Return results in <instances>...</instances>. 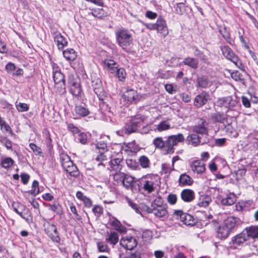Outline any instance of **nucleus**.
Here are the masks:
<instances>
[{
  "mask_svg": "<svg viewBox=\"0 0 258 258\" xmlns=\"http://www.w3.org/2000/svg\"><path fill=\"white\" fill-rule=\"evenodd\" d=\"M134 180L133 177L126 174L121 184L127 189H131L133 192H138L140 190V186L138 183L134 182Z\"/></svg>",
  "mask_w": 258,
  "mask_h": 258,
  "instance_id": "obj_6",
  "label": "nucleus"
},
{
  "mask_svg": "<svg viewBox=\"0 0 258 258\" xmlns=\"http://www.w3.org/2000/svg\"><path fill=\"white\" fill-rule=\"evenodd\" d=\"M153 144L156 148L162 149L163 150L164 141L162 137H157L153 140Z\"/></svg>",
  "mask_w": 258,
  "mask_h": 258,
  "instance_id": "obj_44",
  "label": "nucleus"
},
{
  "mask_svg": "<svg viewBox=\"0 0 258 258\" xmlns=\"http://www.w3.org/2000/svg\"><path fill=\"white\" fill-rule=\"evenodd\" d=\"M207 125L208 123H207L205 120L201 119L199 124L193 127L192 131L194 132L197 134H200L203 137H206L207 138L208 133L207 128Z\"/></svg>",
  "mask_w": 258,
  "mask_h": 258,
  "instance_id": "obj_10",
  "label": "nucleus"
},
{
  "mask_svg": "<svg viewBox=\"0 0 258 258\" xmlns=\"http://www.w3.org/2000/svg\"><path fill=\"white\" fill-rule=\"evenodd\" d=\"M211 118L215 122L224 123L227 120V115L219 112L214 113L211 116Z\"/></svg>",
  "mask_w": 258,
  "mask_h": 258,
  "instance_id": "obj_24",
  "label": "nucleus"
},
{
  "mask_svg": "<svg viewBox=\"0 0 258 258\" xmlns=\"http://www.w3.org/2000/svg\"><path fill=\"white\" fill-rule=\"evenodd\" d=\"M54 89L59 94H64L66 91L65 81L54 83Z\"/></svg>",
  "mask_w": 258,
  "mask_h": 258,
  "instance_id": "obj_32",
  "label": "nucleus"
},
{
  "mask_svg": "<svg viewBox=\"0 0 258 258\" xmlns=\"http://www.w3.org/2000/svg\"><path fill=\"white\" fill-rule=\"evenodd\" d=\"M188 140L189 144L194 147L198 146L199 145H203L207 143V138L206 137H201L197 134H191L188 137Z\"/></svg>",
  "mask_w": 258,
  "mask_h": 258,
  "instance_id": "obj_13",
  "label": "nucleus"
},
{
  "mask_svg": "<svg viewBox=\"0 0 258 258\" xmlns=\"http://www.w3.org/2000/svg\"><path fill=\"white\" fill-rule=\"evenodd\" d=\"M209 99V94L203 92L196 96L194 104L196 107L200 108L205 105Z\"/></svg>",
  "mask_w": 258,
  "mask_h": 258,
  "instance_id": "obj_11",
  "label": "nucleus"
},
{
  "mask_svg": "<svg viewBox=\"0 0 258 258\" xmlns=\"http://www.w3.org/2000/svg\"><path fill=\"white\" fill-rule=\"evenodd\" d=\"M184 140V138L182 134H178L176 135H171L169 136L167 140L164 141L163 152L165 154H172L174 152L175 146H176L179 142H182Z\"/></svg>",
  "mask_w": 258,
  "mask_h": 258,
  "instance_id": "obj_1",
  "label": "nucleus"
},
{
  "mask_svg": "<svg viewBox=\"0 0 258 258\" xmlns=\"http://www.w3.org/2000/svg\"><path fill=\"white\" fill-rule=\"evenodd\" d=\"M174 214L175 215L179 216L180 220L185 225L193 226L196 223V220L192 216L184 213L181 210L175 211Z\"/></svg>",
  "mask_w": 258,
  "mask_h": 258,
  "instance_id": "obj_8",
  "label": "nucleus"
},
{
  "mask_svg": "<svg viewBox=\"0 0 258 258\" xmlns=\"http://www.w3.org/2000/svg\"><path fill=\"white\" fill-rule=\"evenodd\" d=\"M68 86L70 92L74 96H79L81 95L82 89L80 85L79 79L77 77L69 76Z\"/></svg>",
  "mask_w": 258,
  "mask_h": 258,
  "instance_id": "obj_5",
  "label": "nucleus"
},
{
  "mask_svg": "<svg viewBox=\"0 0 258 258\" xmlns=\"http://www.w3.org/2000/svg\"><path fill=\"white\" fill-rule=\"evenodd\" d=\"M111 225L114 227L115 229L120 232L124 231V227L121 225L120 222L116 219L111 222Z\"/></svg>",
  "mask_w": 258,
  "mask_h": 258,
  "instance_id": "obj_47",
  "label": "nucleus"
},
{
  "mask_svg": "<svg viewBox=\"0 0 258 258\" xmlns=\"http://www.w3.org/2000/svg\"><path fill=\"white\" fill-rule=\"evenodd\" d=\"M227 97H223L222 98L219 99L217 101V105L220 107H227Z\"/></svg>",
  "mask_w": 258,
  "mask_h": 258,
  "instance_id": "obj_55",
  "label": "nucleus"
},
{
  "mask_svg": "<svg viewBox=\"0 0 258 258\" xmlns=\"http://www.w3.org/2000/svg\"><path fill=\"white\" fill-rule=\"evenodd\" d=\"M183 63L192 69H197L198 67L199 61L197 59L188 57L184 59Z\"/></svg>",
  "mask_w": 258,
  "mask_h": 258,
  "instance_id": "obj_23",
  "label": "nucleus"
},
{
  "mask_svg": "<svg viewBox=\"0 0 258 258\" xmlns=\"http://www.w3.org/2000/svg\"><path fill=\"white\" fill-rule=\"evenodd\" d=\"M236 219L233 217H229L224 221L223 225L231 231L236 225Z\"/></svg>",
  "mask_w": 258,
  "mask_h": 258,
  "instance_id": "obj_26",
  "label": "nucleus"
},
{
  "mask_svg": "<svg viewBox=\"0 0 258 258\" xmlns=\"http://www.w3.org/2000/svg\"><path fill=\"white\" fill-rule=\"evenodd\" d=\"M68 128L69 131L73 134H77L79 133V130L78 128L72 123L68 124Z\"/></svg>",
  "mask_w": 258,
  "mask_h": 258,
  "instance_id": "obj_63",
  "label": "nucleus"
},
{
  "mask_svg": "<svg viewBox=\"0 0 258 258\" xmlns=\"http://www.w3.org/2000/svg\"><path fill=\"white\" fill-rule=\"evenodd\" d=\"M78 140L82 144H85L87 141V135L84 133H81L78 137Z\"/></svg>",
  "mask_w": 258,
  "mask_h": 258,
  "instance_id": "obj_62",
  "label": "nucleus"
},
{
  "mask_svg": "<svg viewBox=\"0 0 258 258\" xmlns=\"http://www.w3.org/2000/svg\"><path fill=\"white\" fill-rule=\"evenodd\" d=\"M39 183L37 180L33 181L32 185V189L30 191L31 194L35 196L39 193Z\"/></svg>",
  "mask_w": 258,
  "mask_h": 258,
  "instance_id": "obj_49",
  "label": "nucleus"
},
{
  "mask_svg": "<svg viewBox=\"0 0 258 258\" xmlns=\"http://www.w3.org/2000/svg\"><path fill=\"white\" fill-rule=\"evenodd\" d=\"M153 214L159 218L167 216L168 214L167 206L163 204L162 199L158 198L156 199L152 203Z\"/></svg>",
  "mask_w": 258,
  "mask_h": 258,
  "instance_id": "obj_3",
  "label": "nucleus"
},
{
  "mask_svg": "<svg viewBox=\"0 0 258 258\" xmlns=\"http://www.w3.org/2000/svg\"><path fill=\"white\" fill-rule=\"evenodd\" d=\"M54 41L56 43L57 47L59 49H62L68 44L67 40L61 35L60 33L56 34L54 37Z\"/></svg>",
  "mask_w": 258,
  "mask_h": 258,
  "instance_id": "obj_21",
  "label": "nucleus"
},
{
  "mask_svg": "<svg viewBox=\"0 0 258 258\" xmlns=\"http://www.w3.org/2000/svg\"><path fill=\"white\" fill-rule=\"evenodd\" d=\"M138 244L137 240L133 237H125L120 240V245L127 250H132L135 248Z\"/></svg>",
  "mask_w": 258,
  "mask_h": 258,
  "instance_id": "obj_7",
  "label": "nucleus"
},
{
  "mask_svg": "<svg viewBox=\"0 0 258 258\" xmlns=\"http://www.w3.org/2000/svg\"><path fill=\"white\" fill-rule=\"evenodd\" d=\"M198 86L202 88H206L209 86V82L205 76H202L198 79Z\"/></svg>",
  "mask_w": 258,
  "mask_h": 258,
  "instance_id": "obj_41",
  "label": "nucleus"
},
{
  "mask_svg": "<svg viewBox=\"0 0 258 258\" xmlns=\"http://www.w3.org/2000/svg\"><path fill=\"white\" fill-rule=\"evenodd\" d=\"M92 211L95 214L100 215L103 213V209L100 206H96L93 208Z\"/></svg>",
  "mask_w": 258,
  "mask_h": 258,
  "instance_id": "obj_64",
  "label": "nucleus"
},
{
  "mask_svg": "<svg viewBox=\"0 0 258 258\" xmlns=\"http://www.w3.org/2000/svg\"><path fill=\"white\" fill-rule=\"evenodd\" d=\"M29 146L36 155H40L42 152L41 148L34 143H30Z\"/></svg>",
  "mask_w": 258,
  "mask_h": 258,
  "instance_id": "obj_54",
  "label": "nucleus"
},
{
  "mask_svg": "<svg viewBox=\"0 0 258 258\" xmlns=\"http://www.w3.org/2000/svg\"><path fill=\"white\" fill-rule=\"evenodd\" d=\"M144 25L149 30H156L163 36H165L168 34V29L165 21L162 18H159L154 24L145 23Z\"/></svg>",
  "mask_w": 258,
  "mask_h": 258,
  "instance_id": "obj_4",
  "label": "nucleus"
},
{
  "mask_svg": "<svg viewBox=\"0 0 258 258\" xmlns=\"http://www.w3.org/2000/svg\"><path fill=\"white\" fill-rule=\"evenodd\" d=\"M53 80L54 83L64 82V76L60 71H56L53 72Z\"/></svg>",
  "mask_w": 258,
  "mask_h": 258,
  "instance_id": "obj_40",
  "label": "nucleus"
},
{
  "mask_svg": "<svg viewBox=\"0 0 258 258\" xmlns=\"http://www.w3.org/2000/svg\"><path fill=\"white\" fill-rule=\"evenodd\" d=\"M45 231L53 241H57L59 239L58 233L56 227L52 224H47Z\"/></svg>",
  "mask_w": 258,
  "mask_h": 258,
  "instance_id": "obj_12",
  "label": "nucleus"
},
{
  "mask_svg": "<svg viewBox=\"0 0 258 258\" xmlns=\"http://www.w3.org/2000/svg\"><path fill=\"white\" fill-rule=\"evenodd\" d=\"M92 83L93 89L103 88L101 81L98 79L93 80Z\"/></svg>",
  "mask_w": 258,
  "mask_h": 258,
  "instance_id": "obj_58",
  "label": "nucleus"
},
{
  "mask_svg": "<svg viewBox=\"0 0 258 258\" xmlns=\"http://www.w3.org/2000/svg\"><path fill=\"white\" fill-rule=\"evenodd\" d=\"M116 76L119 81H123L125 78L126 73L122 68H120L116 71Z\"/></svg>",
  "mask_w": 258,
  "mask_h": 258,
  "instance_id": "obj_50",
  "label": "nucleus"
},
{
  "mask_svg": "<svg viewBox=\"0 0 258 258\" xmlns=\"http://www.w3.org/2000/svg\"><path fill=\"white\" fill-rule=\"evenodd\" d=\"M65 171L71 176L77 177L79 175V171L77 166L73 164Z\"/></svg>",
  "mask_w": 258,
  "mask_h": 258,
  "instance_id": "obj_37",
  "label": "nucleus"
},
{
  "mask_svg": "<svg viewBox=\"0 0 258 258\" xmlns=\"http://www.w3.org/2000/svg\"><path fill=\"white\" fill-rule=\"evenodd\" d=\"M60 160L61 165L64 170L74 164L73 161L71 160L70 156L65 154L60 155Z\"/></svg>",
  "mask_w": 258,
  "mask_h": 258,
  "instance_id": "obj_18",
  "label": "nucleus"
},
{
  "mask_svg": "<svg viewBox=\"0 0 258 258\" xmlns=\"http://www.w3.org/2000/svg\"><path fill=\"white\" fill-rule=\"evenodd\" d=\"M192 182V180L189 176L186 174H182L180 175L179 179V184L182 185H190Z\"/></svg>",
  "mask_w": 258,
  "mask_h": 258,
  "instance_id": "obj_30",
  "label": "nucleus"
},
{
  "mask_svg": "<svg viewBox=\"0 0 258 258\" xmlns=\"http://www.w3.org/2000/svg\"><path fill=\"white\" fill-rule=\"evenodd\" d=\"M14 160L10 157H7L1 160V165L5 168L10 167L14 164Z\"/></svg>",
  "mask_w": 258,
  "mask_h": 258,
  "instance_id": "obj_45",
  "label": "nucleus"
},
{
  "mask_svg": "<svg viewBox=\"0 0 258 258\" xmlns=\"http://www.w3.org/2000/svg\"><path fill=\"white\" fill-rule=\"evenodd\" d=\"M181 198L185 202H190L194 199L195 192L191 189H184L181 192Z\"/></svg>",
  "mask_w": 258,
  "mask_h": 258,
  "instance_id": "obj_17",
  "label": "nucleus"
},
{
  "mask_svg": "<svg viewBox=\"0 0 258 258\" xmlns=\"http://www.w3.org/2000/svg\"><path fill=\"white\" fill-rule=\"evenodd\" d=\"M16 108L20 112H25L29 110L28 105L24 103L19 102V103L16 104Z\"/></svg>",
  "mask_w": 258,
  "mask_h": 258,
  "instance_id": "obj_52",
  "label": "nucleus"
},
{
  "mask_svg": "<svg viewBox=\"0 0 258 258\" xmlns=\"http://www.w3.org/2000/svg\"><path fill=\"white\" fill-rule=\"evenodd\" d=\"M126 200L127 201V203L128 205L136 211L137 213H141V212L140 211L139 209H138V205L133 202L131 199H128V198H126Z\"/></svg>",
  "mask_w": 258,
  "mask_h": 258,
  "instance_id": "obj_60",
  "label": "nucleus"
},
{
  "mask_svg": "<svg viewBox=\"0 0 258 258\" xmlns=\"http://www.w3.org/2000/svg\"><path fill=\"white\" fill-rule=\"evenodd\" d=\"M123 258H141V252L136 251L135 252H128Z\"/></svg>",
  "mask_w": 258,
  "mask_h": 258,
  "instance_id": "obj_53",
  "label": "nucleus"
},
{
  "mask_svg": "<svg viewBox=\"0 0 258 258\" xmlns=\"http://www.w3.org/2000/svg\"><path fill=\"white\" fill-rule=\"evenodd\" d=\"M124 98L131 102L136 103L139 101L141 96L133 89L127 90L124 94Z\"/></svg>",
  "mask_w": 258,
  "mask_h": 258,
  "instance_id": "obj_16",
  "label": "nucleus"
},
{
  "mask_svg": "<svg viewBox=\"0 0 258 258\" xmlns=\"http://www.w3.org/2000/svg\"><path fill=\"white\" fill-rule=\"evenodd\" d=\"M98 249L100 252H108L109 248L108 246L106 244H103L101 242H98L97 243Z\"/></svg>",
  "mask_w": 258,
  "mask_h": 258,
  "instance_id": "obj_59",
  "label": "nucleus"
},
{
  "mask_svg": "<svg viewBox=\"0 0 258 258\" xmlns=\"http://www.w3.org/2000/svg\"><path fill=\"white\" fill-rule=\"evenodd\" d=\"M245 231L247 233V237H249L252 238L258 237V227L252 226L245 228Z\"/></svg>",
  "mask_w": 258,
  "mask_h": 258,
  "instance_id": "obj_22",
  "label": "nucleus"
},
{
  "mask_svg": "<svg viewBox=\"0 0 258 258\" xmlns=\"http://www.w3.org/2000/svg\"><path fill=\"white\" fill-rule=\"evenodd\" d=\"M154 183L151 180H146L144 184L143 188L147 191L149 194L153 191L155 189Z\"/></svg>",
  "mask_w": 258,
  "mask_h": 258,
  "instance_id": "obj_38",
  "label": "nucleus"
},
{
  "mask_svg": "<svg viewBox=\"0 0 258 258\" xmlns=\"http://www.w3.org/2000/svg\"><path fill=\"white\" fill-rule=\"evenodd\" d=\"M12 207L14 210L22 218H25L23 215V211L25 210V206L19 202H13Z\"/></svg>",
  "mask_w": 258,
  "mask_h": 258,
  "instance_id": "obj_28",
  "label": "nucleus"
},
{
  "mask_svg": "<svg viewBox=\"0 0 258 258\" xmlns=\"http://www.w3.org/2000/svg\"><path fill=\"white\" fill-rule=\"evenodd\" d=\"M93 90L99 100L103 101L105 99L106 95L103 88H99V89H95Z\"/></svg>",
  "mask_w": 258,
  "mask_h": 258,
  "instance_id": "obj_42",
  "label": "nucleus"
},
{
  "mask_svg": "<svg viewBox=\"0 0 258 258\" xmlns=\"http://www.w3.org/2000/svg\"><path fill=\"white\" fill-rule=\"evenodd\" d=\"M64 57L69 60H74L76 58L77 55L73 49H67L63 52Z\"/></svg>",
  "mask_w": 258,
  "mask_h": 258,
  "instance_id": "obj_29",
  "label": "nucleus"
},
{
  "mask_svg": "<svg viewBox=\"0 0 258 258\" xmlns=\"http://www.w3.org/2000/svg\"><path fill=\"white\" fill-rule=\"evenodd\" d=\"M89 14H91L94 17L98 18H101L104 16V11L102 9H98L96 10H93V11L89 13Z\"/></svg>",
  "mask_w": 258,
  "mask_h": 258,
  "instance_id": "obj_48",
  "label": "nucleus"
},
{
  "mask_svg": "<svg viewBox=\"0 0 258 258\" xmlns=\"http://www.w3.org/2000/svg\"><path fill=\"white\" fill-rule=\"evenodd\" d=\"M247 240L245 234L243 233H241L236 236L233 237V242L237 245L241 244L245 242Z\"/></svg>",
  "mask_w": 258,
  "mask_h": 258,
  "instance_id": "obj_35",
  "label": "nucleus"
},
{
  "mask_svg": "<svg viewBox=\"0 0 258 258\" xmlns=\"http://www.w3.org/2000/svg\"><path fill=\"white\" fill-rule=\"evenodd\" d=\"M170 126V124L166 121H163L157 125L155 130L159 132H162L169 129Z\"/></svg>",
  "mask_w": 258,
  "mask_h": 258,
  "instance_id": "obj_43",
  "label": "nucleus"
},
{
  "mask_svg": "<svg viewBox=\"0 0 258 258\" xmlns=\"http://www.w3.org/2000/svg\"><path fill=\"white\" fill-rule=\"evenodd\" d=\"M104 64L109 69H117V64L113 60L106 59L104 61Z\"/></svg>",
  "mask_w": 258,
  "mask_h": 258,
  "instance_id": "obj_51",
  "label": "nucleus"
},
{
  "mask_svg": "<svg viewBox=\"0 0 258 258\" xmlns=\"http://www.w3.org/2000/svg\"><path fill=\"white\" fill-rule=\"evenodd\" d=\"M221 50L224 56L228 59L230 60L235 64L238 62V58L232 51V49L228 46H224L221 47Z\"/></svg>",
  "mask_w": 258,
  "mask_h": 258,
  "instance_id": "obj_14",
  "label": "nucleus"
},
{
  "mask_svg": "<svg viewBox=\"0 0 258 258\" xmlns=\"http://www.w3.org/2000/svg\"><path fill=\"white\" fill-rule=\"evenodd\" d=\"M122 162V159L121 158H116L112 160L110 162L112 170L115 171H120L122 167L121 164Z\"/></svg>",
  "mask_w": 258,
  "mask_h": 258,
  "instance_id": "obj_19",
  "label": "nucleus"
},
{
  "mask_svg": "<svg viewBox=\"0 0 258 258\" xmlns=\"http://www.w3.org/2000/svg\"><path fill=\"white\" fill-rule=\"evenodd\" d=\"M230 232V231L224 225L220 226L217 230L218 237L221 239H225L228 236Z\"/></svg>",
  "mask_w": 258,
  "mask_h": 258,
  "instance_id": "obj_20",
  "label": "nucleus"
},
{
  "mask_svg": "<svg viewBox=\"0 0 258 258\" xmlns=\"http://www.w3.org/2000/svg\"><path fill=\"white\" fill-rule=\"evenodd\" d=\"M125 175V174L120 172V171H115V172L113 174L114 181L116 182L117 184H121L122 181H123V179Z\"/></svg>",
  "mask_w": 258,
  "mask_h": 258,
  "instance_id": "obj_36",
  "label": "nucleus"
},
{
  "mask_svg": "<svg viewBox=\"0 0 258 258\" xmlns=\"http://www.w3.org/2000/svg\"><path fill=\"white\" fill-rule=\"evenodd\" d=\"M219 32L221 34L223 37L226 40L227 43L232 45L233 41L230 37V32L227 30V28L224 27L223 28H219Z\"/></svg>",
  "mask_w": 258,
  "mask_h": 258,
  "instance_id": "obj_25",
  "label": "nucleus"
},
{
  "mask_svg": "<svg viewBox=\"0 0 258 258\" xmlns=\"http://www.w3.org/2000/svg\"><path fill=\"white\" fill-rule=\"evenodd\" d=\"M231 76L235 81H239L243 84H244L245 79L243 75L240 73L239 71H235L233 72L231 74Z\"/></svg>",
  "mask_w": 258,
  "mask_h": 258,
  "instance_id": "obj_34",
  "label": "nucleus"
},
{
  "mask_svg": "<svg viewBox=\"0 0 258 258\" xmlns=\"http://www.w3.org/2000/svg\"><path fill=\"white\" fill-rule=\"evenodd\" d=\"M126 163L128 167L132 169H135L137 167V162L132 159H127L126 160Z\"/></svg>",
  "mask_w": 258,
  "mask_h": 258,
  "instance_id": "obj_61",
  "label": "nucleus"
},
{
  "mask_svg": "<svg viewBox=\"0 0 258 258\" xmlns=\"http://www.w3.org/2000/svg\"><path fill=\"white\" fill-rule=\"evenodd\" d=\"M190 167L191 170L197 174H202L206 170L205 164L199 160L194 161Z\"/></svg>",
  "mask_w": 258,
  "mask_h": 258,
  "instance_id": "obj_15",
  "label": "nucleus"
},
{
  "mask_svg": "<svg viewBox=\"0 0 258 258\" xmlns=\"http://www.w3.org/2000/svg\"><path fill=\"white\" fill-rule=\"evenodd\" d=\"M144 118L143 117L140 118H135L131 119L129 124L125 127L124 133L130 134L132 133L136 132L138 128L139 124L143 122Z\"/></svg>",
  "mask_w": 258,
  "mask_h": 258,
  "instance_id": "obj_9",
  "label": "nucleus"
},
{
  "mask_svg": "<svg viewBox=\"0 0 258 258\" xmlns=\"http://www.w3.org/2000/svg\"><path fill=\"white\" fill-rule=\"evenodd\" d=\"M167 200L171 205H174L177 201V197L175 194H169L167 197Z\"/></svg>",
  "mask_w": 258,
  "mask_h": 258,
  "instance_id": "obj_57",
  "label": "nucleus"
},
{
  "mask_svg": "<svg viewBox=\"0 0 258 258\" xmlns=\"http://www.w3.org/2000/svg\"><path fill=\"white\" fill-rule=\"evenodd\" d=\"M227 107L228 108H231L236 105L237 104V102L235 100L233 99L232 97L228 96L227 99Z\"/></svg>",
  "mask_w": 258,
  "mask_h": 258,
  "instance_id": "obj_56",
  "label": "nucleus"
},
{
  "mask_svg": "<svg viewBox=\"0 0 258 258\" xmlns=\"http://www.w3.org/2000/svg\"><path fill=\"white\" fill-rule=\"evenodd\" d=\"M116 37L118 45L124 49L132 43V36L126 30H118L116 32Z\"/></svg>",
  "mask_w": 258,
  "mask_h": 258,
  "instance_id": "obj_2",
  "label": "nucleus"
},
{
  "mask_svg": "<svg viewBox=\"0 0 258 258\" xmlns=\"http://www.w3.org/2000/svg\"><path fill=\"white\" fill-rule=\"evenodd\" d=\"M140 164L142 167L146 168L149 167L150 161L148 157L145 156H142L139 158Z\"/></svg>",
  "mask_w": 258,
  "mask_h": 258,
  "instance_id": "obj_46",
  "label": "nucleus"
},
{
  "mask_svg": "<svg viewBox=\"0 0 258 258\" xmlns=\"http://www.w3.org/2000/svg\"><path fill=\"white\" fill-rule=\"evenodd\" d=\"M211 201L212 200L210 197L208 196H201L199 199L198 205L201 207H206L208 206Z\"/></svg>",
  "mask_w": 258,
  "mask_h": 258,
  "instance_id": "obj_31",
  "label": "nucleus"
},
{
  "mask_svg": "<svg viewBox=\"0 0 258 258\" xmlns=\"http://www.w3.org/2000/svg\"><path fill=\"white\" fill-rule=\"evenodd\" d=\"M75 110L76 114L82 116H86L89 113V110L87 108L81 105L77 106L75 107Z\"/></svg>",
  "mask_w": 258,
  "mask_h": 258,
  "instance_id": "obj_33",
  "label": "nucleus"
},
{
  "mask_svg": "<svg viewBox=\"0 0 258 258\" xmlns=\"http://www.w3.org/2000/svg\"><path fill=\"white\" fill-rule=\"evenodd\" d=\"M118 241V235L115 232H111L109 237L106 238V241L113 245H115Z\"/></svg>",
  "mask_w": 258,
  "mask_h": 258,
  "instance_id": "obj_39",
  "label": "nucleus"
},
{
  "mask_svg": "<svg viewBox=\"0 0 258 258\" xmlns=\"http://www.w3.org/2000/svg\"><path fill=\"white\" fill-rule=\"evenodd\" d=\"M236 202V197L234 195L231 194L228 195L225 198L221 200V203L225 206H230L233 205Z\"/></svg>",
  "mask_w": 258,
  "mask_h": 258,
  "instance_id": "obj_27",
  "label": "nucleus"
}]
</instances>
